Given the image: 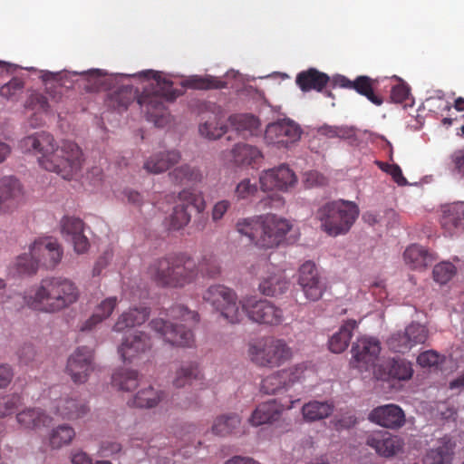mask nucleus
I'll use <instances>...</instances> for the list:
<instances>
[{
  "label": "nucleus",
  "mask_w": 464,
  "mask_h": 464,
  "mask_svg": "<svg viewBox=\"0 0 464 464\" xmlns=\"http://www.w3.org/2000/svg\"><path fill=\"white\" fill-rule=\"evenodd\" d=\"M198 131L201 136L207 139L217 140L226 133L227 126L220 121L217 114H213L199 124Z\"/></svg>",
  "instance_id": "obj_44"
},
{
  "label": "nucleus",
  "mask_w": 464,
  "mask_h": 464,
  "mask_svg": "<svg viewBox=\"0 0 464 464\" xmlns=\"http://www.w3.org/2000/svg\"><path fill=\"white\" fill-rule=\"evenodd\" d=\"M369 420L384 428L397 430L405 423V414L401 407L386 404L374 408L369 414Z\"/></svg>",
  "instance_id": "obj_17"
},
{
  "label": "nucleus",
  "mask_w": 464,
  "mask_h": 464,
  "mask_svg": "<svg viewBox=\"0 0 464 464\" xmlns=\"http://www.w3.org/2000/svg\"><path fill=\"white\" fill-rule=\"evenodd\" d=\"M84 224L79 218L65 216L61 220V230L67 240L72 241L74 251L85 253L89 248V240L83 234Z\"/></svg>",
  "instance_id": "obj_19"
},
{
  "label": "nucleus",
  "mask_w": 464,
  "mask_h": 464,
  "mask_svg": "<svg viewBox=\"0 0 464 464\" xmlns=\"http://www.w3.org/2000/svg\"><path fill=\"white\" fill-rule=\"evenodd\" d=\"M180 159L181 155L176 150L155 153L145 160L143 169L148 173L160 174L177 164Z\"/></svg>",
  "instance_id": "obj_28"
},
{
  "label": "nucleus",
  "mask_w": 464,
  "mask_h": 464,
  "mask_svg": "<svg viewBox=\"0 0 464 464\" xmlns=\"http://www.w3.org/2000/svg\"><path fill=\"white\" fill-rule=\"evenodd\" d=\"M15 266L20 274H34L39 267V260L36 254L32 251L30 246L29 253H24L17 256Z\"/></svg>",
  "instance_id": "obj_51"
},
{
  "label": "nucleus",
  "mask_w": 464,
  "mask_h": 464,
  "mask_svg": "<svg viewBox=\"0 0 464 464\" xmlns=\"http://www.w3.org/2000/svg\"><path fill=\"white\" fill-rule=\"evenodd\" d=\"M328 74L318 71L315 68H309L297 73L295 78L296 85L302 92L310 91L322 92L329 83Z\"/></svg>",
  "instance_id": "obj_26"
},
{
  "label": "nucleus",
  "mask_w": 464,
  "mask_h": 464,
  "mask_svg": "<svg viewBox=\"0 0 464 464\" xmlns=\"http://www.w3.org/2000/svg\"><path fill=\"white\" fill-rule=\"evenodd\" d=\"M89 409L85 402L75 398L62 397L55 401L52 411L66 420H77L83 417Z\"/></svg>",
  "instance_id": "obj_27"
},
{
  "label": "nucleus",
  "mask_w": 464,
  "mask_h": 464,
  "mask_svg": "<svg viewBox=\"0 0 464 464\" xmlns=\"http://www.w3.org/2000/svg\"><path fill=\"white\" fill-rule=\"evenodd\" d=\"M229 160L237 167L258 169L264 160L262 151L254 145L238 142L229 151Z\"/></svg>",
  "instance_id": "obj_20"
},
{
  "label": "nucleus",
  "mask_w": 464,
  "mask_h": 464,
  "mask_svg": "<svg viewBox=\"0 0 464 464\" xmlns=\"http://www.w3.org/2000/svg\"><path fill=\"white\" fill-rule=\"evenodd\" d=\"M150 336L143 332H135L126 336L120 345L118 352L123 362H130L139 354L151 348Z\"/></svg>",
  "instance_id": "obj_22"
},
{
  "label": "nucleus",
  "mask_w": 464,
  "mask_h": 464,
  "mask_svg": "<svg viewBox=\"0 0 464 464\" xmlns=\"http://www.w3.org/2000/svg\"><path fill=\"white\" fill-rule=\"evenodd\" d=\"M138 75L146 80L142 92L138 94L132 86H122L110 93L106 101L107 106L121 112L136 99L147 120L157 127H164L169 121V112L165 102L176 100L182 92L174 89L173 82L160 72L147 70Z\"/></svg>",
  "instance_id": "obj_1"
},
{
  "label": "nucleus",
  "mask_w": 464,
  "mask_h": 464,
  "mask_svg": "<svg viewBox=\"0 0 464 464\" xmlns=\"http://www.w3.org/2000/svg\"><path fill=\"white\" fill-rule=\"evenodd\" d=\"M285 372H280L277 371L270 375L265 377L260 384V391L265 394H276L282 390L287 389V386L285 382L284 376Z\"/></svg>",
  "instance_id": "obj_50"
},
{
  "label": "nucleus",
  "mask_w": 464,
  "mask_h": 464,
  "mask_svg": "<svg viewBox=\"0 0 464 464\" xmlns=\"http://www.w3.org/2000/svg\"><path fill=\"white\" fill-rule=\"evenodd\" d=\"M190 220L191 214L186 208V205L176 204L168 218V227L170 230H179L185 227Z\"/></svg>",
  "instance_id": "obj_48"
},
{
  "label": "nucleus",
  "mask_w": 464,
  "mask_h": 464,
  "mask_svg": "<svg viewBox=\"0 0 464 464\" xmlns=\"http://www.w3.org/2000/svg\"><path fill=\"white\" fill-rule=\"evenodd\" d=\"M18 146L23 153L35 156L43 169L55 172L65 179H71L82 167V152L80 147L71 140L57 144L54 137L46 131L23 138Z\"/></svg>",
  "instance_id": "obj_3"
},
{
  "label": "nucleus",
  "mask_w": 464,
  "mask_h": 464,
  "mask_svg": "<svg viewBox=\"0 0 464 464\" xmlns=\"http://www.w3.org/2000/svg\"><path fill=\"white\" fill-rule=\"evenodd\" d=\"M20 363L30 365L35 361L36 351L32 344H24L17 352Z\"/></svg>",
  "instance_id": "obj_59"
},
{
  "label": "nucleus",
  "mask_w": 464,
  "mask_h": 464,
  "mask_svg": "<svg viewBox=\"0 0 464 464\" xmlns=\"http://www.w3.org/2000/svg\"><path fill=\"white\" fill-rule=\"evenodd\" d=\"M297 283L308 301L320 300L326 290V283L312 261H306L300 266Z\"/></svg>",
  "instance_id": "obj_11"
},
{
  "label": "nucleus",
  "mask_w": 464,
  "mask_h": 464,
  "mask_svg": "<svg viewBox=\"0 0 464 464\" xmlns=\"http://www.w3.org/2000/svg\"><path fill=\"white\" fill-rule=\"evenodd\" d=\"M150 315L148 308H133L122 313L113 325V331L123 332L127 328L142 324Z\"/></svg>",
  "instance_id": "obj_36"
},
{
  "label": "nucleus",
  "mask_w": 464,
  "mask_h": 464,
  "mask_svg": "<svg viewBox=\"0 0 464 464\" xmlns=\"http://www.w3.org/2000/svg\"><path fill=\"white\" fill-rule=\"evenodd\" d=\"M305 366L304 364H296L287 369L281 370L280 372L285 374L282 376L287 388L294 385L295 382H299L304 377Z\"/></svg>",
  "instance_id": "obj_54"
},
{
  "label": "nucleus",
  "mask_w": 464,
  "mask_h": 464,
  "mask_svg": "<svg viewBox=\"0 0 464 464\" xmlns=\"http://www.w3.org/2000/svg\"><path fill=\"white\" fill-rule=\"evenodd\" d=\"M291 227L285 218L273 214L240 218L236 224L240 235L247 237L250 242L264 248L278 246Z\"/></svg>",
  "instance_id": "obj_5"
},
{
  "label": "nucleus",
  "mask_w": 464,
  "mask_h": 464,
  "mask_svg": "<svg viewBox=\"0 0 464 464\" xmlns=\"http://www.w3.org/2000/svg\"><path fill=\"white\" fill-rule=\"evenodd\" d=\"M23 197L19 180L12 176L0 179V214L12 212L15 209Z\"/></svg>",
  "instance_id": "obj_21"
},
{
  "label": "nucleus",
  "mask_w": 464,
  "mask_h": 464,
  "mask_svg": "<svg viewBox=\"0 0 464 464\" xmlns=\"http://www.w3.org/2000/svg\"><path fill=\"white\" fill-rule=\"evenodd\" d=\"M366 445L384 458H390L401 452L404 447V440L384 430H375L367 435Z\"/></svg>",
  "instance_id": "obj_16"
},
{
  "label": "nucleus",
  "mask_w": 464,
  "mask_h": 464,
  "mask_svg": "<svg viewBox=\"0 0 464 464\" xmlns=\"http://www.w3.org/2000/svg\"><path fill=\"white\" fill-rule=\"evenodd\" d=\"M381 352L380 342L372 337H362L352 346L351 365L359 371H367L375 365Z\"/></svg>",
  "instance_id": "obj_13"
},
{
  "label": "nucleus",
  "mask_w": 464,
  "mask_h": 464,
  "mask_svg": "<svg viewBox=\"0 0 464 464\" xmlns=\"http://www.w3.org/2000/svg\"><path fill=\"white\" fill-rule=\"evenodd\" d=\"M198 274L203 277L217 278L221 273V267L217 256L211 253L205 254L197 266Z\"/></svg>",
  "instance_id": "obj_49"
},
{
  "label": "nucleus",
  "mask_w": 464,
  "mask_h": 464,
  "mask_svg": "<svg viewBox=\"0 0 464 464\" xmlns=\"http://www.w3.org/2000/svg\"><path fill=\"white\" fill-rule=\"evenodd\" d=\"M203 300L208 303L230 324H238L245 314L257 324L277 326L284 320L283 310L266 299L254 296L237 300V293L223 285H210L203 294Z\"/></svg>",
  "instance_id": "obj_2"
},
{
  "label": "nucleus",
  "mask_w": 464,
  "mask_h": 464,
  "mask_svg": "<svg viewBox=\"0 0 464 464\" xmlns=\"http://www.w3.org/2000/svg\"><path fill=\"white\" fill-rule=\"evenodd\" d=\"M178 204L186 205V208L194 207L198 213L203 212L206 203L203 198L190 189H182L178 195Z\"/></svg>",
  "instance_id": "obj_52"
},
{
  "label": "nucleus",
  "mask_w": 464,
  "mask_h": 464,
  "mask_svg": "<svg viewBox=\"0 0 464 464\" xmlns=\"http://www.w3.org/2000/svg\"><path fill=\"white\" fill-rule=\"evenodd\" d=\"M24 405V397L14 392L0 396V420L12 416ZM0 424H3L0 422Z\"/></svg>",
  "instance_id": "obj_46"
},
{
  "label": "nucleus",
  "mask_w": 464,
  "mask_h": 464,
  "mask_svg": "<svg viewBox=\"0 0 464 464\" xmlns=\"http://www.w3.org/2000/svg\"><path fill=\"white\" fill-rule=\"evenodd\" d=\"M359 208L343 199L328 201L318 208L315 218L320 221L321 229L328 236L337 237L350 231L359 216Z\"/></svg>",
  "instance_id": "obj_8"
},
{
  "label": "nucleus",
  "mask_w": 464,
  "mask_h": 464,
  "mask_svg": "<svg viewBox=\"0 0 464 464\" xmlns=\"http://www.w3.org/2000/svg\"><path fill=\"white\" fill-rule=\"evenodd\" d=\"M386 367L389 375L398 380H409L413 373L411 363L401 358H393L388 361Z\"/></svg>",
  "instance_id": "obj_47"
},
{
  "label": "nucleus",
  "mask_w": 464,
  "mask_h": 464,
  "mask_svg": "<svg viewBox=\"0 0 464 464\" xmlns=\"http://www.w3.org/2000/svg\"><path fill=\"white\" fill-rule=\"evenodd\" d=\"M464 212L458 207L453 206L443 211L440 224L446 233L452 236L457 230L464 227Z\"/></svg>",
  "instance_id": "obj_41"
},
{
  "label": "nucleus",
  "mask_w": 464,
  "mask_h": 464,
  "mask_svg": "<svg viewBox=\"0 0 464 464\" xmlns=\"http://www.w3.org/2000/svg\"><path fill=\"white\" fill-rule=\"evenodd\" d=\"M455 447L452 439L446 436L441 438L439 445L427 453L425 464H451Z\"/></svg>",
  "instance_id": "obj_30"
},
{
  "label": "nucleus",
  "mask_w": 464,
  "mask_h": 464,
  "mask_svg": "<svg viewBox=\"0 0 464 464\" xmlns=\"http://www.w3.org/2000/svg\"><path fill=\"white\" fill-rule=\"evenodd\" d=\"M17 423L21 428L28 430H37L48 427L53 419L44 410L36 407L25 408L15 415Z\"/></svg>",
  "instance_id": "obj_25"
},
{
  "label": "nucleus",
  "mask_w": 464,
  "mask_h": 464,
  "mask_svg": "<svg viewBox=\"0 0 464 464\" xmlns=\"http://www.w3.org/2000/svg\"><path fill=\"white\" fill-rule=\"evenodd\" d=\"M376 82V80L369 76L361 75L353 82V89L359 94L365 96L374 105L381 106L383 100L374 92Z\"/></svg>",
  "instance_id": "obj_42"
},
{
  "label": "nucleus",
  "mask_w": 464,
  "mask_h": 464,
  "mask_svg": "<svg viewBox=\"0 0 464 464\" xmlns=\"http://www.w3.org/2000/svg\"><path fill=\"white\" fill-rule=\"evenodd\" d=\"M264 266L268 275L263 276L259 283V291L266 296H277L285 293L289 287V281L281 271H271L272 266L266 261Z\"/></svg>",
  "instance_id": "obj_24"
},
{
  "label": "nucleus",
  "mask_w": 464,
  "mask_h": 464,
  "mask_svg": "<svg viewBox=\"0 0 464 464\" xmlns=\"http://www.w3.org/2000/svg\"><path fill=\"white\" fill-rule=\"evenodd\" d=\"M168 315L174 322L162 318L153 319L150 324L151 328L171 345L191 346L194 335L190 327L199 321L198 314L183 304H175L169 310Z\"/></svg>",
  "instance_id": "obj_7"
},
{
  "label": "nucleus",
  "mask_w": 464,
  "mask_h": 464,
  "mask_svg": "<svg viewBox=\"0 0 464 464\" xmlns=\"http://www.w3.org/2000/svg\"><path fill=\"white\" fill-rule=\"evenodd\" d=\"M203 374L196 362H187L176 371L173 385L177 388H183L187 385H193L197 382L202 386Z\"/></svg>",
  "instance_id": "obj_34"
},
{
  "label": "nucleus",
  "mask_w": 464,
  "mask_h": 464,
  "mask_svg": "<svg viewBox=\"0 0 464 464\" xmlns=\"http://www.w3.org/2000/svg\"><path fill=\"white\" fill-rule=\"evenodd\" d=\"M248 355L259 367L276 368L292 359L293 351L284 339L266 337L249 344Z\"/></svg>",
  "instance_id": "obj_9"
},
{
  "label": "nucleus",
  "mask_w": 464,
  "mask_h": 464,
  "mask_svg": "<svg viewBox=\"0 0 464 464\" xmlns=\"http://www.w3.org/2000/svg\"><path fill=\"white\" fill-rule=\"evenodd\" d=\"M403 259L407 266L411 269H424L430 266L437 256L420 245H411L403 253Z\"/></svg>",
  "instance_id": "obj_29"
},
{
  "label": "nucleus",
  "mask_w": 464,
  "mask_h": 464,
  "mask_svg": "<svg viewBox=\"0 0 464 464\" xmlns=\"http://www.w3.org/2000/svg\"><path fill=\"white\" fill-rule=\"evenodd\" d=\"M257 192L256 183L251 182L249 179H242L235 188V196L237 199H246L254 197Z\"/></svg>",
  "instance_id": "obj_57"
},
{
  "label": "nucleus",
  "mask_w": 464,
  "mask_h": 464,
  "mask_svg": "<svg viewBox=\"0 0 464 464\" xmlns=\"http://www.w3.org/2000/svg\"><path fill=\"white\" fill-rule=\"evenodd\" d=\"M285 407L276 400H269L256 406L248 419V423L253 427L270 424L277 421Z\"/></svg>",
  "instance_id": "obj_23"
},
{
  "label": "nucleus",
  "mask_w": 464,
  "mask_h": 464,
  "mask_svg": "<svg viewBox=\"0 0 464 464\" xmlns=\"http://www.w3.org/2000/svg\"><path fill=\"white\" fill-rule=\"evenodd\" d=\"M334 410L332 401H310L302 407V415L306 422H314L328 418Z\"/></svg>",
  "instance_id": "obj_33"
},
{
  "label": "nucleus",
  "mask_w": 464,
  "mask_h": 464,
  "mask_svg": "<svg viewBox=\"0 0 464 464\" xmlns=\"http://www.w3.org/2000/svg\"><path fill=\"white\" fill-rule=\"evenodd\" d=\"M296 181L294 171L285 164L265 170L259 177L260 187L264 191L274 189L287 191Z\"/></svg>",
  "instance_id": "obj_15"
},
{
  "label": "nucleus",
  "mask_w": 464,
  "mask_h": 464,
  "mask_svg": "<svg viewBox=\"0 0 464 464\" xmlns=\"http://www.w3.org/2000/svg\"><path fill=\"white\" fill-rule=\"evenodd\" d=\"M117 304L116 296L105 298L95 307L92 316L81 324L80 330L82 332L92 330L97 324L111 316Z\"/></svg>",
  "instance_id": "obj_32"
},
{
  "label": "nucleus",
  "mask_w": 464,
  "mask_h": 464,
  "mask_svg": "<svg viewBox=\"0 0 464 464\" xmlns=\"http://www.w3.org/2000/svg\"><path fill=\"white\" fill-rule=\"evenodd\" d=\"M93 370V351L87 346L78 347L67 360L66 372L74 383L86 382Z\"/></svg>",
  "instance_id": "obj_14"
},
{
  "label": "nucleus",
  "mask_w": 464,
  "mask_h": 464,
  "mask_svg": "<svg viewBox=\"0 0 464 464\" xmlns=\"http://www.w3.org/2000/svg\"><path fill=\"white\" fill-rule=\"evenodd\" d=\"M301 137L300 127L290 119L269 123L265 131V140L277 148H287Z\"/></svg>",
  "instance_id": "obj_12"
},
{
  "label": "nucleus",
  "mask_w": 464,
  "mask_h": 464,
  "mask_svg": "<svg viewBox=\"0 0 464 464\" xmlns=\"http://www.w3.org/2000/svg\"><path fill=\"white\" fill-rule=\"evenodd\" d=\"M410 94V89L407 84L401 82L392 88L391 99L396 103L404 102Z\"/></svg>",
  "instance_id": "obj_60"
},
{
  "label": "nucleus",
  "mask_w": 464,
  "mask_h": 464,
  "mask_svg": "<svg viewBox=\"0 0 464 464\" xmlns=\"http://www.w3.org/2000/svg\"><path fill=\"white\" fill-rule=\"evenodd\" d=\"M231 128L243 137L256 135L260 127L259 119L251 113H236L228 117Z\"/></svg>",
  "instance_id": "obj_31"
},
{
  "label": "nucleus",
  "mask_w": 464,
  "mask_h": 464,
  "mask_svg": "<svg viewBox=\"0 0 464 464\" xmlns=\"http://www.w3.org/2000/svg\"><path fill=\"white\" fill-rule=\"evenodd\" d=\"M74 437L75 431L72 427L67 424L59 425L50 432L49 445L53 450H59L69 445Z\"/></svg>",
  "instance_id": "obj_43"
},
{
  "label": "nucleus",
  "mask_w": 464,
  "mask_h": 464,
  "mask_svg": "<svg viewBox=\"0 0 464 464\" xmlns=\"http://www.w3.org/2000/svg\"><path fill=\"white\" fill-rule=\"evenodd\" d=\"M32 251L37 256L39 266H42L47 269L54 268L63 257L60 244L51 238L35 240L32 245Z\"/></svg>",
  "instance_id": "obj_18"
},
{
  "label": "nucleus",
  "mask_w": 464,
  "mask_h": 464,
  "mask_svg": "<svg viewBox=\"0 0 464 464\" xmlns=\"http://www.w3.org/2000/svg\"><path fill=\"white\" fill-rule=\"evenodd\" d=\"M79 296V289L73 281L63 276H52L25 292L24 300L35 311L56 313L76 303Z\"/></svg>",
  "instance_id": "obj_4"
},
{
  "label": "nucleus",
  "mask_w": 464,
  "mask_h": 464,
  "mask_svg": "<svg viewBox=\"0 0 464 464\" xmlns=\"http://www.w3.org/2000/svg\"><path fill=\"white\" fill-rule=\"evenodd\" d=\"M456 267L450 262H441L433 268V278L440 285L447 284L455 275Z\"/></svg>",
  "instance_id": "obj_53"
},
{
  "label": "nucleus",
  "mask_w": 464,
  "mask_h": 464,
  "mask_svg": "<svg viewBox=\"0 0 464 464\" xmlns=\"http://www.w3.org/2000/svg\"><path fill=\"white\" fill-rule=\"evenodd\" d=\"M121 450V445L112 440H104L102 442L100 451L102 457L112 456Z\"/></svg>",
  "instance_id": "obj_64"
},
{
  "label": "nucleus",
  "mask_w": 464,
  "mask_h": 464,
  "mask_svg": "<svg viewBox=\"0 0 464 464\" xmlns=\"http://www.w3.org/2000/svg\"><path fill=\"white\" fill-rule=\"evenodd\" d=\"M165 392L155 389L151 385L140 389L132 399L128 401L131 407L150 409L156 407L164 398Z\"/></svg>",
  "instance_id": "obj_35"
},
{
  "label": "nucleus",
  "mask_w": 464,
  "mask_h": 464,
  "mask_svg": "<svg viewBox=\"0 0 464 464\" xmlns=\"http://www.w3.org/2000/svg\"><path fill=\"white\" fill-rule=\"evenodd\" d=\"M357 323L355 320L346 321L329 340V349L334 353L343 352L350 343L353 335V331L356 328Z\"/></svg>",
  "instance_id": "obj_38"
},
{
  "label": "nucleus",
  "mask_w": 464,
  "mask_h": 464,
  "mask_svg": "<svg viewBox=\"0 0 464 464\" xmlns=\"http://www.w3.org/2000/svg\"><path fill=\"white\" fill-rule=\"evenodd\" d=\"M378 167L387 174L391 175L393 181L399 186L407 185L408 181L402 174L401 169L397 164H389L386 162L377 161Z\"/></svg>",
  "instance_id": "obj_56"
},
{
  "label": "nucleus",
  "mask_w": 464,
  "mask_h": 464,
  "mask_svg": "<svg viewBox=\"0 0 464 464\" xmlns=\"http://www.w3.org/2000/svg\"><path fill=\"white\" fill-rule=\"evenodd\" d=\"M14 370L11 365L0 363V390L9 386L14 378Z\"/></svg>",
  "instance_id": "obj_63"
},
{
  "label": "nucleus",
  "mask_w": 464,
  "mask_h": 464,
  "mask_svg": "<svg viewBox=\"0 0 464 464\" xmlns=\"http://www.w3.org/2000/svg\"><path fill=\"white\" fill-rule=\"evenodd\" d=\"M240 424L241 418L237 414H224L215 419L211 430L215 435L225 437L235 433Z\"/></svg>",
  "instance_id": "obj_40"
},
{
  "label": "nucleus",
  "mask_w": 464,
  "mask_h": 464,
  "mask_svg": "<svg viewBox=\"0 0 464 464\" xmlns=\"http://www.w3.org/2000/svg\"><path fill=\"white\" fill-rule=\"evenodd\" d=\"M226 82L219 80L217 77L207 75L199 76L194 75L187 79L183 82L184 87L196 90H213V89H223L226 87Z\"/></svg>",
  "instance_id": "obj_45"
},
{
  "label": "nucleus",
  "mask_w": 464,
  "mask_h": 464,
  "mask_svg": "<svg viewBox=\"0 0 464 464\" xmlns=\"http://www.w3.org/2000/svg\"><path fill=\"white\" fill-rule=\"evenodd\" d=\"M111 384L121 392H131L139 385V372L127 368L117 369L111 376Z\"/></svg>",
  "instance_id": "obj_39"
},
{
  "label": "nucleus",
  "mask_w": 464,
  "mask_h": 464,
  "mask_svg": "<svg viewBox=\"0 0 464 464\" xmlns=\"http://www.w3.org/2000/svg\"><path fill=\"white\" fill-rule=\"evenodd\" d=\"M428 329L419 323H411L404 331H398L387 339L388 348L400 353L409 352L412 347L422 344L428 338Z\"/></svg>",
  "instance_id": "obj_10"
},
{
  "label": "nucleus",
  "mask_w": 464,
  "mask_h": 464,
  "mask_svg": "<svg viewBox=\"0 0 464 464\" xmlns=\"http://www.w3.org/2000/svg\"><path fill=\"white\" fill-rule=\"evenodd\" d=\"M27 106L33 110L48 111L50 109L47 97L40 92H34L27 101Z\"/></svg>",
  "instance_id": "obj_58"
},
{
  "label": "nucleus",
  "mask_w": 464,
  "mask_h": 464,
  "mask_svg": "<svg viewBox=\"0 0 464 464\" xmlns=\"http://www.w3.org/2000/svg\"><path fill=\"white\" fill-rule=\"evenodd\" d=\"M230 207L231 203L227 199H222L215 203L211 210L212 221L215 223L220 221Z\"/></svg>",
  "instance_id": "obj_61"
},
{
  "label": "nucleus",
  "mask_w": 464,
  "mask_h": 464,
  "mask_svg": "<svg viewBox=\"0 0 464 464\" xmlns=\"http://www.w3.org/2000/svg\"><path fill=\"white\" fill-rule=\"evenodd\" d=\"M148 275L160 286L183 288L196 281L198 269L189 256L175 255L153 260Z\"/></svg>",
  "instance_id": "obj_6"
},
{
  "label": "nucleus",
  "mask_w": 464,
  "mask_h": 464,
  "mask_svg": "<svg viewBox=\"0 0 464 464\" xmlns=\"http://www.w3.org/2000/svg\"><path fill=\"white\" fill-rule=\"evenodd\" d=\"M169 177L177 185L196 184L201 182L203 174L198 168L183 164L172 169Z\"/></svg>",
  "instance_id": "obj_37"
},
{
  "label": "nucleus",
  "mask_w": 464,
  "mask_h": 464,
  "mask_svg": "<svg viewBox=\"0 0 464 464\" xmlns=\"http://www.w3.org/2000/svg\"><path fill=\"white\" fill-rule=\"evenodd\" d=\"M417 362L422 367L435 366L440 362V355L433 350L426 351L419 354Z\"/></svg>",
  "instance_id": "obj_62"
},
{
  "label": "nucleus",
  "mask_w": 464,
  "mask_h": 464,
  "mask_svg": "<svg viewBox=\"0 0 464 464\" xmlns=\"http://www.w3.org/2000/svg\"><path fill=\"white\" fill-rule=\"evenodd\" d=\"M24 87V81L21 78L14 77L0 88V95L6 99L14 98L22 92Z\"/></svg>",
  "instance_id": "obj_55"
}]
</instances>
